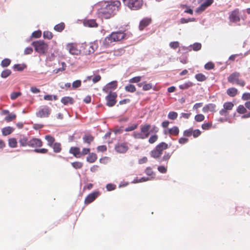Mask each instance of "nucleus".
<instances>
[{
  "label": "nucleus",
  "instance_id": "052dcab7",
  "mask_svg": "<svg viewBox=\"0 0 250 250\" xmlns=\"http://www.w3.org/2000/svg\"><path fill=\"white\" fill-rule=\"evenodd\" d=\"M106 188L108 191H111L115 189L116 185L112 184H108L106 186Z\"/></svg>",
  "mask_w": 250,
  "mask_h": 250
},
{
  "label": "nucleus",
  "instance_id": "4be33fe9",
  "mask_svg": "<svg viewBox=\"0 0 250 250\" xmlns=\"http://www.w3.org/2000/svg\"><path fill=\"white\" fill-rule=\"evenodd\" d=\"M61 101L64 105H66L68 104H73L74 103L73 99L70 97H62Z\"/></svg>",
  "mask_w": 250,
  "mask_h": 250
},
{
  "label": "nucleus",
  "instance_id": "603ef678",
  "mask_svg": "<svg viewBox=\"0 0 250 250\" xmlns=\"http://www.w3.org/2000/svg\"><path fill=\"white\" fill-rule=\"evenodd\" d=\"M204 119L205 116L201 114H197L195 116V120L198 122L203 121Z\"/></svg>",
  "mask_w": 250,
  "mask_h": 250
},
{
  "label": "nucleus",
  "instance_id": "aec40b11",
  "mask_svg": "<svg viewBox=\"0 0 250 250\" xmlns=\"http://www.w3.org/2000/svg\"><path fill=\"white\" fill-rule=\"evenodd\" d=\"M69 153L73 154L77 158H79L81 156L80 149L77 147H71L70 148Z\"/></svg>",
  "mask_w": 250,
  "mask_h": 250
},
{
  "label": "nucleus",
  "instance_id": "dca6fc26",
  "mask_svg": "<svg viewBox=\"0 0 250 250\" xmlns=\"http://www.w3.org/2000/svg\"><path fill=\"white\" fill-rule=\"evenodd\" d=\"M28 146L32 147H38L42 146V141L37 138H33L29 141Z\"/></svg>",
  "mask_w": 250,
  "mask_h": 250
},
{
  "label": "nucleus",
  "instance_id": "c9c22d12",
  "mask_svg": "<svg viewBox=\"0 0 250 250\" xmlns=\"http://www.w3.org/2000/svg\"><path fill=\"white\" fill-rule=\"evenodd\" d=\"M125 90L127 92H133L136 91V88L134 85L128 84L125 86Z\"/></svg>",
  "mask_w": 250,
  "mask_h": 250
},
{
  "label": "nucleus",
  "instance_id": "3c124183",
  "mask_svg": "<svg viewBox=\"0 0 250 250\" xmlns=\"http://www.w3.org/2000/svg\"><path fill=\"white\" fill-rule=\"evenodd\" d=\"M43 36L44 38L50 39L52 38L53 35L51 32L48 31H46L43 32Z\"/></svg>",
  "mask_w": 250,
  "mask_h": 250
},
{
  "label": "nucleus",
  "instance_id": "423d86ee",
  "mask_svg": "<svg viewBox=\"0 0 250 250\" xmlns=\"http://www.w3.org/2000/svg\"><path fill=\"white\" fill-rule=\"evenodd\" d=\"M125 4L131 10L140 9L143 5V0H123Z\"/></svg>",
  "mask_w": 250,
  "mask_h": 250
},
{
  "label": "nucleus",
  "instance_id": "0eeeda50",
  "mask_svg": "<svg viewBox=\"0 0 250 250\" xmlns=\"http://www.w3.org/2000/svg\"><path fill=\"white\" fill-rule=\"evenodd\" d=\"M108 95L105 97L106 105L109 107L113 106L116 104L117 94L115 92H108Z\"/></svg>",
  "mask_w": 250,
  "mask_h": 250
},
{
  "label": "nucleus",
  "instance_id": "5fc2aeb1",
  "mask_svg": "<svg viewBox=\"0 0 250 250\" xmlns=\"http://www.w3.org/2000/svg\"><path fill=\"white\" fill-rule=\"evenodd\" d=\"M42 32L40 30L34 31L32 34V37L38 38L41 36Z\"/></svg>",
  "mask_w": 250,
  "mask_h": 250
},
{
  "label": "nucleus",
  "instance_id": "f257e3e1",
  "mask_svg": "<svg viewBox=\"0 0 250 250\" xmlns=\"http://www.w3.org/2000/svg\"><path fill=\"white\" fill-rule=\"evenodd\" d=\"M120 5L121 2L117 0L110 2H104L99 13L103 18L109 19L115 14Z\"/></svg>",
  "mask_w": 250,
  "mask_h": 250
},
{
  "label": "nucleus",
  "instance_id": "c85d7f7f",
  "mask_svg": "<svg viewBox=\"0 0 250 250\" xmlns=\"http://www.w3.org/2000/svg\"><path fill=\"white\" fill-rule=\"evenodd\" d=\"M45 139L48 142V145L50 146H52L55 141V139L50 135L45 136Z\"/></svg>",
  "mask_w": 250,
  "mask_h": 250
},
{
  "label": "nucleus",
  "instance_id": "8fccbe9b",
  "mask_svg": "<svg viewBox=\"0 0 250 250\" xmlns=\"http://www.w3.org/2000/svg\"><path fill=\"white\" fill-rule=\"evenodd\" d=\"M16 117V116L14 114H9L5 117V120L7 122H10L15 119Z\"/></svg>",
  "mask_w": 250,
  "mask_h": 250
},
{
  "label": "nucleus",
  "instance_id": "2f4dec72",
  "mask_svg": "<svg viewBox=\"0 0 250 250\" xmlns=\"http://www.w3.org/2000/svg\"><path fill=\"white\" fill-rule=\"evenodd\" d=\"M52 147H53V150L56 153H59L61 150V146L59 143H54Z\"/></svg>",
  "mask_w": 250,
  "mask_h": 250
},
{
  "label": "nucleus",
  "instance_id": "ea45409f",
  "mask_svg": "<svg viewBox=\"0 0 250 250\" xmlns=\"http://www.w3.org/2000/svg\"><path fill=\"white\" fill-rule=\"evenodd\" d=\"M192 47V49L194 51H198L201 48V44L198 42H196L194 43L192 45H190L189 47Z\"/></svg>",
  "mask_w": 250,
  "mask_h": 250
},
{
  "label": "nucleus",
  "instance_id": "1a4fd4ad",
  "mask_svg": "<svg viewBox=\"0 0 250 250\" xmlns=\"http://www.w3.org/2000/svg\"><path fill=\"white\" fill-rule=\"evenodd\" d=\"M117 86V81H112L107 83L103 89V90L105 93L112 92V90H114Z\"/></svg>",
  "mask_w": 250,
  "mask_h": 250
},
{
  "label": "nucleus",
  "instance_id": "de8ad7c7",
  "mask_svg": "<svg viewBox=\"0 0 250 250\" xmlns=\"http://www.w3.org/2000/svg\"><path fill=\"white\" fill-rule=\"evenodd\" d=\"M137 126H138L137 124H133V125H131L126 127L125 128V130L126 132L131 131L134 130V129L137 128Z\"/></svg>",
  "mask_w": 250,
  "mask_h": 250
},
{
  "label": "nucleus",
  "instance_id": "4c0bfd02",
  "mask_svg": "<svg viewBox=\"0 0 250 250\" xmlns=\"http://www.w3.org/2000/svg\"><path fill=\"white\" fill-rule=\"evenodd\" d=\"M234 106V104L231 102H227L224 103L223 107L227 110H231Z\"/></svg>",
  "mask_w": 250,
  "mask_h": 250
},
{
  "label": "nucleus",
  "instance_id": "6e6552de",
  "mask_svg": "<svg viewBox=\"0 0 250 250\" xmlns=\"http://www.w3.org/2000/svg\"><path fill=\"white\" fill-rule=\"evenodd\" d=\"M50 114V109L48 106H44L43 108L41 109L36 113V115L38 117L45 118L48 117Z\"/></svg>",
  "mask_w": 250,
  "mask_h": 250
},
{
  "label": "nucleus",
  "instance_id": "20e7f679",
  "mask_svg": "<svg viewBox=\"0 0 250 250\" xmlns=\"http://www.w3.org/2000/svg\"><path fill=\"white\" fill-rule=\"evenodd\" d=\"M168 148V145L164 142H162L158 144L156 147L151 151L150 156L157 159H160V156L163 153V151Z\"/></svg>",
  "mask_w": 250,
  "mask_h": 250
},
{
  "label": "nucleus",
  "instance_id": "72a5a7b5",
  "mask_svg": "<svg viewBox=\"0 0 250 250\" xmlns=\"http://www.w3.org/2000/svg\"><path fill=\"white\" fill-rule=\"evenodd\" d=\"M64 28V24L63 23H61L58 24L54 26V30L58 31V32H61L62 31Z\"/></svg>",
  "mask_w": 250,
  "mask_h": 250
},
{
  "label": "nucleus",
  "instance_id": "cd10ccee",
  "mask_svg": "<svg viewBox=\"0 0 250 250\" xmlns=\"http://www.w3.org/2000/svg\"><path fill=\"white\" fill-rule=\"evenodd\" d=\"M192 85L193 84L191 82H188L179 85V87L180 88V89L182 90L186 89L190 87V86H192Z\"/></svg>",
  "mask_w": 250,
  "mask_h": 250
},
{
  "label": "nucleus",
  "instance_id": "ddd939ff",
  "mask_svg": "<svg viewBox=\"0 0 250 250\" xmlns=\"http://www.w3.org/2000/svg\"><path fill=\"white\" fill-rule=\"evenodd\" d=\"M213 2V0H206L196 10V12L198 13H201L205 10L208 6L210 5Z\"/></svg>",
  "mask_w": 250,
  "mask_h": 250
},
{
  "label": "nucleus",
  "instance_id": "37998d69",
  "mask_svg": "<svg viewBox=\"0 0 250 250\" xmlns=\"http://www.w3.org/2000/svg\"><path fill=\"white\" fill-rule=\"evenodd\" d=\"M178 114L174 111H171L169 112L168 114V118L171 120H175L177 118Z\"/></svg>",
  "mask_w": 250,
  "mask_h": 250
},
{
  "label": "nucleus",
  "instance_id": "774afa93",
  "mask_svg": "<svg viewBox=\"0 0 250 250\" xmlns=\"http://www.w3.org/2000/svg\"><path fill=\"white\" fill-rule=\"evenodd\" d=\"M192 134V129H187L184 131V135L185 136L189 137Z\"/></svg>",
  "mask_w": 250,
  "mask_h": 250
},
{
  "label": "nucleus",
  "instance_id": "0e129e2a",
  "mask_svg": "<svg viewBox=\"0 0 250 250\" xmlns=\"http://www.w3.org/2000/svg\"><path fill=\"white\" fill-rule=\"evenodd\" d=\"M145 173L148 176H151L153 174V172L150 167H147L145 170Z\"/></svg>",
  "mask_w": 250,
  "mask_h": 250
},
{
  "label": "nucleus",
  "instance_id": "9b49d317",
  "mask_svg": "<svg viewBox=\"0 0 250 250\" xmlns=\"http://www.w3.org/2000/svg\"><path fill=\"white\" fill-rule=\"evenodd\" d=\"M115 150L118 153H124L127 151L128 147L126 144L121 143L116 145L115 146Z\"/></svg>",
  "mask_w": 250,
  "mask_h": 250
},
{
  "label": "nucleus",
  "instance_id": "864d4df0",
  "mask_svg": "<svg viewBox=\"0 0 250 250\" xmlns=\"http://www.w3.org/2000/svg\"><path fill=\"white\" fill-rule=\"evenodd\" d=\"M179 46V43L178 42H172L169 43V46L172 49H176Z\"/></svg>",
  "mask_w": 250,
  "mask_h": 250
},
{
  "label": "nucleus",
  "instance_id": "5701e85b",
  "mask_svg": "<svg viewBox=\"0 0 250 250\" xmlns=\"http://www.w3.org/2000/svg\"><path fill=\"white\" fill-rule=\"evenodd\" d=\"M149 19H144L140 21L139 28L141 30H143L145 27L149 24L150 23Z\"/></svg>",
  "mask_w": 250,
  "mask_h": 250
},
{
  "label": "nucleus",
  "instance_id": "412c9836",
  "mask_svg": "<svg viewBox=\"0 0 250 250\" xmlns=\"http://www.w3.org/2000/svg\"><path fill=\"white\" fill-rule=\"evenodd\" d=\"M216 105L213 104H209L206 105L203 108V111L204 112H207L208 111H215Z\"/></svg>",
  "mask_w": 250,
  "mask_h": 250
},
{
  "label": "nucleus",
  "instance_id": "a19ab883",
  "mask_svg": "<svg viewBox=\"0 0 250 250\" xmlns=\"http://www.w3.org/2000/svg\"><path fill=\"white\" fill-rule=\"evenodd\" d=\"M195 78L199 82H203L206 80V77L204 75L200 73L195 75Z\"/></svg>",
  "mask_w": 250,
  "mask_h": 250
},
{
  "label": "nucleus",
  "instance_id": "bf43d9fd",
  "mask_svg": "<svg viewBox=\"0 0 250 250\" xmlns=\"http://www.w3.org/2000/svg\"><path fill=\"white\" fill-rule=\"evenodd\" d=\"M158 171L162 173H166L167 171V167L163 166H160L158 167Z\"/></svg>",
  "mask_w": 250,
  "mask_h": 250
},
{
  "label": "nucleus",
  "instance_id": "a878e982",
  "mask_svg": "<svg viewBox=\"0 0 250 250\" xmlns=\"http://www.w3.org/2000/svg\"><path fill=\"white\" fill-rule=\"evenodd\" d=\"M227 94L230 97H234L237 94V89L234 87L229 88Z\"/></svg>",
  "mask_w": 250,
  "mask_h": 250
},
{
  "label": "nucleus",
  "instance_id": "e433bc0d",
  "mask_svg": "<svg viewBox=\"0 0 250 250\" xmlns=\"http://www.w3.org/2000/svg\"><path fill=\"white\" fill-rule=\"evenodd\" d=\"M17 141L15 138H11L9 139L8 144L11 147H15L17 146Z\"/></svg>",
  "mask_w": 250,
  "mask_h": 250
},
{
  "label": "nucleus",
  "instance_id": "58836bf2",
  "mask_svg": "<svg viewBox=\"0 0 250 250\" xmlns=\"http://www.w3.org/2000/svg\"><path fill=\"white\" fill-rule=\"evenodd\" d=\"M11 61L9 59H4L1 62V66L3 67H7L10 64Z\"/></svg>",
  "mask_w": 250,
  "mask_h": 250
},
{
  "label": "nucleus",
  "instance_id": "9d476101",
  "mask_svg": "<svg viewBox=\"0 0 250 250\" xmlns=\"http://www.w3.org/2000/svg\"><path fill=\"white\" fill-rule=\"evenodd\" d=\"M66 49L72 55H78L81 53L80 50L78 49L76 46L72 43L68 44L66 45Z\"/></svg>",
  "mask_w": 250,
  "mask_h": 250
},
{
  "label": "nucleus",
  "instance_id": "f03ea898",
  "mask_svg": "<svg viewBox=\"0 0 250 250\" xmlns=\"http://www.w3.org/2000/svg\"><path fill=\"white\" fill-rule=\"evenodd\" d=\"M159 129L155 125L151 126L146 124L141 126V132H134L133 136L135 139H145L147 138L150 133H156L158 132Z\"/></svg>",
  "mask_w": 250,
  "mask_h": 250
},
{
  "label": "nucleus",
  "instance_id": "09e8293b",
  "mask_svg": "<svg viewBox=\"0 0 250 250\" xmlns=\"http://www.w3.org/2000/svg\"><path fill=\"white\" fill-rule=\"evenodd\" d=\"M141 76H137L130 79L129 81L130 83H136L139 82L141 80Z\"/></svg>",
  "mask_w": 250,
  "mask_h": 250
},
{
  "label": "nucleus",
  "instance_id": "4468645a",
  "mask_svg": "<svg viewBox=\"0 0 250 250\" xmlns=\"http://www.w3.org/2000/svg\"><path fill=\"white\" fill-rule=\"evenodd\" d=\"M97 43L91 42L89 44L86 45L85 47V53L86 54H90L93 53L98 48Z\"/></svg>",
  "mask_w": 250,
  "mask_h": 250
},
{
  "label": "nucleus",
  "instance_id": "f704fd0d",
  "mask_svg": "<svg viewBox=\"0 0 250 250\" xmlns=\"http://www.w3.org/2000/svg\"><path fill=\"white\" fill-rule=\"evenodd\" d=\"M11 74V71L9 69H5L1 73V77L3 78H6Z\"/></svg>",
  "mask_w": 250,
  "mask_h": 250
},
{
  "label": "nucleus",
  "instance_id": "a211bd4d",
  "mask_svg": "<svg viewBox=\"0 0 250 250\" xmlns=\"http://www.w3.org/2000/svg\"><path fill=\"white\" fill-rule=\"evenodd\" d=\"M239 76L240 73L238 72H235L232 73L228 77V81L232 83H236L239 80Z\"/></svg>",
  "mask_w": 250,
  "mask_h": 250
},
{
  "label": "nucleus",
  "instance_id": "338daca9",
  "mask_svg": "<svg viewBox=\"0 0 250 250\" xmlns=\"http://www.w3.org/2000/svg\"><path fill=\"white\" fill-rule=\"evenodd\" d=\"M242 99L243 100H248L250 99V93H245L243 94Z\"/></svg>",
  "mask_w": 250,
  "mask_h": 250
},
{
  "label": "nucleus",
  "instance_id": "69168bd1",
  "mask_svg": "<svg viewBox=\"0 0 250 250\" xmlns=\"http://www.w3.org/2000/svg\"><path fill=\"white\" fill-rule=\"evenodd\" d=\"M13 68L18 71H21L23 70V69H24V67L21 66L20 64H17L14 65Z\"/></svg>",
  "mask_w": 250,
  "mask_h": 250
},
{
  "label": "nucleus",
  "instance_id": "7c9ffc66",
  "mask_svg": "<svg viewBox=\"0 0 250 250\" xmlns=\"http://www.w3.org/2000/svg\"><path fill=\"white\" fill-rule=\"evenodd\" d=\"M170 157H171V154H170L169 153H165V155L163 156V157L160 159H159L158 161L159 163H161L163 161L167 162L168 160L170 158Z\"/></svg>",
  "mask_w": 250,
  "mask_h": 250
},
{
  "label": "nucleus",
  "instance_id": "6e6d98bb",
  "mask_svg": "<svg viewBox=\"0 0 250 250\" xmlns=\"http://www.w3.org/2000/svg\"><path fill=\"white\" fill-rule=\"evenodd\" d=\"M21 93L20 92H13L11 93L10 98L12 100H15L19 96H21Z\"/></svg>",
  "mask_w": 250,
  "mask_h": 250
},
{
  "label": "nucleus",
  "instance_id": "c03bdc74",
  "mask_svg": "<svg viewBox=\"0 0 250 250\" xmlns=\"http://www.w3.org/2000/svg\"><path fill=\"white\" fill-rule=\"evenodd\" d=\"M237 111L240 114H243L246 112L247 109L243 105H239L237 109Z\"/></svg>",
  "mask_w": 250,
  "mask_h": 250
},
{
  "label": "nucleus",
  "instance_id": "79ce46f5",
  "mask_svg": "<svg viewBox=\"0 0 250 250\" xmlns=\"http://www.w3.org/2000/svg\"><path fill=\"white\" fill-rule=\"evenodd\" d=\"M62 67L59 68L55 69L53 70L54 73L57 74L61 71H63L65 69V67L66 66V64L64 62H62Z\"/></svg>",
  "mask_w": 250,
  "mask_h": 250
},
{
  "label": "nucleus",
  "instance_id": "39448f33",
  "mask_svg": "<svg viewBox=\"0 0 250 250\" xmlns=\"http://www.w3.org/2000/svg\"><path fill=\"white\" fill-rule=\"evenodd\" d=\"M32 45L35 50L40 54H45L48 50V45L42 41L33 42Z\"/></svg>",
  "mask_w": 250,
  "mask_h": 250
},
{
  "label": "nucleus",
  "instance_id": "13d9d810",
  "mask_svg": "<svg viewBox=\"0 0 250 250\" xmlns=\"http://www.w3.org/2000/svg\"><path fill=\"white\" fill-rule=\"evenodd\" d=\"M214 67V64L211 62H208L205 65V68L207 70H210Z\"/></svg>",
  "mask_w": 250,
  "mask_h": 250
},
{
  "label": "nucleus",
  "instance_id": "bb28decb",
  "mask_svg": "<svg viewBox=\"0 0 250 250\" xmlns=\"http://www.w3.org/2000/svg\"><path fill=\"white\" fill-rule=\"evenodd\" d=\"M29 141L26 137L23 136L20 138L19 143L21 146H28Z\"/></svg>",
  "mask_w": 250,
  "mask_h": 250
},
{
  "label": "nucleus",
  "instance_id": "c756f323",
  "mask_svg": "<svg viewBox=\"0 0 250 250\" xmlns=\"http://www.w3.org/2000/svg\"><path fill=\"white\" fill-rule=\"evenodd\" d=\"M83 139L84 143L89 145L90 143L93 141L94 138L91 135H84Z\"/></svg>",
  "mask_w": 250,
  "mask_h": 250
},
{
  "label": "nucleus",
  "instance_id": "393cba45",
  "mask_svg": "<svg viewBox=\"0 0 250 250\" xmlns=\"http://www.w3.org/2000/svg\"><path fill=\"white\" fill-rule=\"evenodd\" d=\"M13 131V128L10 126H7L2 129V134L4 136L11 134Z\"/></svg>",
  "mask_w": 250,
  "mask_h": 250
},
{
  "label": "nucleus",
  "instance_id": "a18cd8bd",
  "mask_svg": "<svg viewBox=\"0 0 250 250\" xmlns=\"http://www.w3.org/2000/svg\"><path fill=\"white\" fill-rule=\"evenodd\" d=\"M158 138V136L157 135L154 134L153 135H152L149 138V139L148 140V142L150 144H153L157 141Z\"/></svg>",
  "mask_w": 250,
  "mask_h": 250
},
{
  "label": "nucleus",
  "instance_id": "f3484780",
  "mask_svg": "<svg viewBox=\"0 0 250 250\" xmlns=\"http://www.w3.org/2000/svg\"><path fill=\"white\" fill-rule=\"evenodd\" d=\"M99 192H95L89 194L85 199V203L89 204L93 202L98 196Z\"/></svg>",
  "mask_w": 250,
  "mask_h": 250
},
{
  "label": "nucleus",
  "instance_id": "2eb2a0df",
  "mask_svg": "<svg viewBox=\"0 0 250 250\" xmlns=\"http://www.w3.org/2000/svg\"><path fill=\"white\" fill-rule=\"evenodd\" d=\"M229 20L231 22H237L240 21V17L239 15V10L235 9L231 12L229 16Z\"/></svg>",
  "mask_w": 250,
  "mask_h": 250
},
{
  "label": "nucleus",
  "instance_id": "e2e57ef3",
  "mask_svg": "<svg viewBox=\"0 0 250 250\" xmlns=\"http://www.w3.org/2000/svg\"><path fill=\"white\" fill-rule=\"evenodd\" d=\"M211 123H206L202 125V128L204 130H208L211 127Z\"/></svg>",
  "mask_w": 250,
  "mask_h": 250
},
{
  "label": "nucleus",
  "instance_id": "f8f14e48",
  "mask_svg": "<svg viewBox=\"0 0 250 250\" xmlns=\"http://www.w3.org/2000/svg\"><path fill=\"white\" fill-rule=\"evenodd\" d=\"M213 2V0H206L196 10V12L198 13H201L205 10L208 6L210 5Z\"/></svg>",
  "mask_w": 250,
  "mask_h": 250
},
{
  "label": "nucleus",
  "instance_id": "680f3d73",
  "mask_svg": "<svg viewBox=\"0 0 250 250\" xmlns=\"http://www.w3.org/2000/svg\"><path fill=\"white\" fill-rule=\"evenodd\" d=\"M152 87V84L150 83L145 84L143 86V89L145 91L150 90Z\"/></svg>",
  "mask_w": 250,
  "mask_h": 250
},
{
  "label": "nucleus",
  "instance_id": "49530a36",
  "mask_svg": "<svg viewBox=\"0 0 250 250\" xmlns=\"http://www.w3.org/2000/svg\"><path fill=\"white\" fill-rule=\"evenodd\" d=\"M72 167L75 169L80 168L83 166V164L80 162H75L71 163Z\"/></svg>",
  "mask_w": 250,
  "mask_h": 250
},
{
  "label": "nucleus",
  "instance_id": "4d7b16f0",
  "mask_svg": "<svg viewBox=\"0 0 250 250\" xmlns=\"http://www.w3.org/2000/svg\"><path fill=\"white\" fill-rule=\"evenodd\" d=\"M81 84V81L80 80H76L72 83V87L76 88L80 86Z\"/></svg>",
  "mask_w": 250,
  "mask_h": 250
},
{
  "label": "nucleus",
  "instance_id": "473e14b6",
  "mask_svg": "<svg viewBox=\"0 0 250 250\" xmlns=\"http://www.w3.org/2000/svg\"><path fill=\"white\" fill-rule=\"evenodd\" d=\"M168 132L170 134L177 135L179 133V130L178 127L173 126V127L169 129Z\"/></svg>",
  "mask_w": 250,
  "mask_h": 250
},
{
  "label": "nucleus",
  "instance_id": "7ed1b4c3",
  "mask_svg": "<svg viewBox=\"0 0 250 250\" xmlns=\"http://www.w3.org/2000/svg\"><path fill=\"white\" fill-rule=\"evenodd\" d=\"M125 37V34L122 32H112L110 35L106 37L103 42V45L107 47L110 45L112 42L119 41Z\"/></svg>",
  "mask_w": 250,
  "mask_h": 250
},
{
  "label": "nucleus",
  "instance_id": "6ab92c4d",
  "mask_svg": "<svg viewBox=\"0 0 250 250\" xmlns=\"http://www.w3.org/2000/svg\"><path fill=\"white\" fill-rule=\"evenodd\" d=\"M83 24L86 27H94L97 26L98 24L94 20H86L83 21Z\"/></svg>",
  "mask_w": 250,
  "mask_h": 250
},
{
  "label": "nucleus",
  "instance_id": "b1692460",
  "mask_svg": "<svg viewBox=\"0 0 250 250\" xmlns=\"http://www.w3.org/2000/svg\"><path fill=\"white\" fill-rule=\"evenodd\" d=\"M96 159L97 155L95 153H90L86 158L87 161L90 163L94 162Z\"/></svg>",
  "mask_w": 250,
  "mask_h": 250
}]
</instances>
